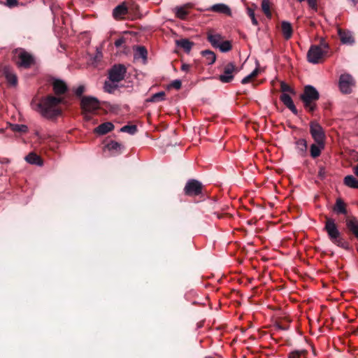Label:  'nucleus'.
Masks as SVG:
<instances>
[{
  "mask_svg": "<svg viewBox=\"0 0 358 358\" xmlns=\"http://www.w3.org/2000/svg\"><path fill=\"white\" fill-rule=\"evenodd\" d=\"M63 98L50 95L43 98L37 104V110L47 119H53L61 115L62 109L60 104L64 103Z\"/></svg>",
  "mask_w": 358,
  "mask_h": 358,
  "instance_id": "1",
  "label": "nucleus"
},
{
  "mask_svg": "<svg viewBox=\"0 0 358 358\" xmlns=\"http://www.w3.org/2000/svg\"><path fill=\"white\" fill-rule=\"evenodd\" d=\"M300 98L303 103L306 110L313 112L316 109L315 101L320 98L319 92L317 89L310 85L305 86L303 94Z\"/></svg>",
  "mask_w": 358,
  "mask_h": 358,
  "instance_id": "2",
  "label": "nucleus"
},
{
  "mask_svg": "<svg viewBox=\"0 0 358 358\" xmlns=\"http://www.w3.org/2000/svg\"><path fill=\"white\" fill-rule=\"evenodd\" d=\"M322 47L324 49L328 48V45L326 43H322L321 46L319 45H311L307 53V59L310 63L318 64L320 59H322L326 52L322 50Z\"/></svg>",
  "mask_w": 358,
  "mask_h": 358,
  "instance_id": "3",
  "label": "nucleus"
},
{
  "mask_svg": "<svg viewBox=\"0 0 358 358\" xmlns=\"http://www.w3.org/2000/svg\"><path fill=\"white\" fill-rule=\"evenodd\" d=\"M99 101L95 97L84 96L81 100V107L85 113H93L99 109ZM85 117L90 119L87 114H85Z\"/></svg>",
  "mask_w": 358,
  "mask_h": 358,
  "instance_id": "4",
  "label": "nucleus"
},
{
  "mask_svg": "<svg viewBox=\"0 0 358 358\" xmlns=\"http://www.w3.org/2000/svg\"><path fill=\"white\" fill-rule=\"evenodd\" d=\"M355 82L350 74L344 73L339 78L338 86L343 94H350L352 88L355 86Z\"/></svg>",
  "mask_w": 358,
  "mask_h": 358,
  "instance_id": "5",
  "label": "nucleus"
},
{
  "mask_svg": "<svg viewBox=\"0 0 358 358\" xmlns=\"http://www.w3.org/2000/svg\"><path fill=\"white\" fill-rule=\"evenodd\" d=\"M310 133L316 143L320 145L324 143L325 134L318 122L313 121L310 123Z\"/></svg>",
  "mask_w": 358,
  "mask_h": 358,
  "instance_id": "6",
  "label": "nucleus"
},
{
  "mask_svg": "<svg viewBox=\"0 0 358 358\" xmlns=\"http://www.w3.org/2000/svg\"><path fill=\"white\" fill-rule=\"evenodd\" d=\"M239 69L234 63L229 62L224 66L223 73L219 76V80L223 83H228L233 80L234 74L237 73Z\"/></svg>",
  "mask_w": 358,
  "mask_h": 358,
  "instance_id": "7",
  "label": "nucleus"
},
{
  "mask_svg": "<svg viewBox=\"0 0 358 358\" xmlns=\"http://www.w3.org/2000/svg\"><path fill=\"white\" fill-rule=\"evenodd\" d=\"M127 69L123 64H115L109 71L108 78L113 83L122 81L125 76Z\"/></svg>",
  "mask_w": 358,
  "mask_h": 358,
  "instance_id": "8",
  "label": "nucleus"
},
{
  "mask_svg": "<svg viewBox=\"0 0 358 358\" xmlns=\"http://www.w3.org/2000/svg\"><path fill=\"white\" fill-rule=\"evenodd\" d=\"M324 230L332 243L341 237V233L335 223V220L332 218L327 217Z\"/></svg>",
  "mask_w": 358,
  "mask_h": 358,
  "instance_id": "9",
  "label": "nucleus"
},
{
  "mask_svg": "<svg viewBox=\"0 0 358 358\" xmlns=\"http://www.w3.org/2000/svg\"><path fill=\"white\" fill-rule=\"evenodd\" d=\"M15 55L17 57L16 62L20 67L28 68L34 62L33 57L23 49L16 50Z\"/></svg>",
  "mask_w": 358,
  "mask_h": 358,
  "instance_id": "10",
  "label": "nucleus"
},
{
  "mask_svg": "<svg viewBox=\"0 0 358 358\" xmlns=\"http://www.w3.org/2000/svg\"><path fill=\"white\" fill-rule=\"evenodd\" d=\"M201 183L192 179L187 182L184 190L187 195L193 196L199 194L201 192Z\"/></svg>",
  "mask_w": 358,
  "mask_h": 358,
  "instance_id": "11",
  "label": "nucleus"
},
{
  "mask_svg": "<svg viewBox=\"0 0 358 358\" xmlns=\"http://www.w3.org/2000/svg\"><path fill=\"white\" fill-rule=\"evenodd\" d=\"M280 100L294 114H297V109L296 108L293 101L289 94L282 93L280 96Z\"/></svg>",
  "mask_w": 358,
  "mask_h": 358,
  "instance_id": "12",
  "label": "nucleus"
},
{
  "mask_svg": "<svg viewBox=\"0 0 358 358\" xmlns=\"http://www.w3.org/2000/svg\"><path fill=\"white\" fill-rule=\"evenodd\" d=\"M52 86L54 92L57 96L63 94L67 91L66 83L61 80H55Z\"/></svg>",
  "mask_w": 358,
  "mask_h": 358,
  "instance_id": "13",
  "label": "nucleus"
},
{
  "mask_svg": "<svg viewBox=\"0 0 358 358\" xmlns=\"http://www.w3.org/2000/svg\"><path fill=\"white\" fill-rule=\"evenodd\" d=\"M114 125L110 122H104L94 129V132L99 135H104L113 130Z\"/></svg>",
  "mask_w": 358,
  "mask_h": 358,
  "instance_id": "14",
  "label": "nucleus"
},
{
  "mask_svg": "<svg viewBox=\"0 0 358 358\" xmlns=\"http://www.w3.org/2000/svg\"><path fill=\"white\" fill-rule=\"evenodd\" d=\"M338 35L341 42L344 44L352 45L354 43L355 40L350 31H342L338 29Z\"/></svg>",
  "mask_w": 358,
  "mask_h": 358,
  "instance_id": "15",
  "label": "nucleus"
},
{
  "mask_svg": "<svg viewBox=\"0 0 358 358\" xmlns=\"http://www.w3.org/2000/svg\"><path fill=\"white\" fill-rule=\"evenodd\" d=\"M210 10L216 13H224L227 15H231L230 8L224 3H217L211 6Z\"/></svg>",
  "mask_w": 358,
  "mask_h": 358,
  "instance_id": "16",
  "label": "nucleus"
},
{
  "mask_svg": "<svg viewBox=\"0 0 358 358\" xmlns=\"http://www.w3.org/2000/svg\"><path fill=\"white\" fill-rule=\"evenodd\" d=\"M348 229L358 238V220L355 217L346 220Z\"/></svg>",
  "mask_w": 358,
  "mask_h": 358,
  "instance_id": "17",
  "label": "nucleus"
},
{
  "mask_svg": "<svg viewBox=\"0 0 358 358\" xmlns=\"http://www.w3.org/2000/svg\"><path fill=\"white\" fill-rule=\"evenodd\" d=\"M307 148V142L305 139L300 138L296 141V150L300 156L304 157L306 155Z\"/></svg>",
  "mask_w": 358,
  "mask_h": 358,
  "instance_id": "18",
  "label": "nucleus"
},
{
  "mask_svg": "<svg viewBox=\"0 0 358 358\" xmlns=\"http://www.w3.org/2000/svg\"><path fill=\"white\" fill-rule=\"evenodd\" d=\"M128 12L127 7L126 6L125 3H121L116 6L113 11V17L116 19L121 18L122 16L126 15Z\"/></svg>",
  "mask_w": 358,
  "mask_h": 358,
  "instance_id": "19",
  "label": "nucleus"
},
{
  "mask_svg": "<svg viewBox=\"0 0 358 358\" xmlns=\"http://www.w3.org/2000/svg\"><path fill=\"white\" fill-rule=\"evenodd\" d=\"M282 32L285 39H289L292 36V24L287 21H282L281 24Z\"/></svg>",
  "mask_w": 358,
  "mask_h": 358,
  "instance_id": "20",
  "label": "nucleus"
},
{
  "mask_svg": "<svg viewBox=\"0 0 358 358\" xmlns=\"http://www.w3.org/2000/svg\"><path fill=\"white\" fill-rule=\"evenodd\" d=\"M106 148L111 152L112 155H115L121 152L122 145L116 141H110L106 145Z\"/></svg>",
  "mask_w": 358,
  "mask_h": 358,
  "instance_id": "21",
  "label": "nucleus"
},
{
  "mask_svg": "<svg viewBox=\"0 0 358 358\" xmlns=\"http://www.w3.org/2000/svg\"><path fill=\"white\" fill-rule=\"evenodd\" d=\"M201 54L203 57L206 59V62L208 65H212L215 63L216 60V55L215 54L209 50H206L201 51Z\"/></svg>",
  "mask_w": 358,
  "mask_h": 358,
  "instance_id": "22",
  "label": "nucleus"
},
{
  "mask_svg": "<svg viewBox=\"0 0 358 358\" xmlns=\"http://www.w3.org/2000/svg\"><path fill=\"white\" fill-rule=\"evenodd\" d=\"M25 160L31 164H35L38 166H42L43 164V161L41 160V157L34 152H31L27 156H26Z\"/></svg>",
  "mask_w": 358,
  "mask_h": 358,
  "instance_id": "23",
  "label": "nucleus"
},
{
  "mask_svg": "<svg viewBox=\"0 0 358 358\" xmlns=\"http://www.w3.org/2000/svg\"><path fill=\"white\" fill-rule=\"evenodd\" d=\"M208 41L210 43V44L214 47L217 48L220 44L222 41V37L220 34H208Z\"/></svg>",
  "mask_w": 358,
  "mask_h": 358,
  "instance_id": "24",
  "label": "nucleus"
},
{
  "mask_svg": "<svg viewBox=\"0 0 358 358\" xmlns=\"http://www.w3.org/2000/svg\"><path fill=\"white\" fill-rule=\"evenodd\" d=\"M333 210L336 214H343L345 215L347 213V210L345 208V205L344 202L341 199H336V203L333 208Z\"/></svg>",
  "mask_w": 358,
  "mask_h": 358,
  "instance_id": "25",
  "label": "nucleus"
},
{
  "mask_svg": "<svg viewBox=\"0 0 358 358\" xmlns=\"http://www.w3.org/2000/svg\"><path fill=\"white\" fill-rule=\"evenodd\" d=\"M178 46L184 49L186 52H189L194 43L187 38H182L176 41Z\"/></svg>",
  "mask_w": 358,
  "mask_h": 358,
  "instance_id": "26",
  "label": "nucleus"
},
{
  "mask_svg": "<svg viewBox=\"0 0 358 358\" xmlns=\"http://www.w3.org/2000/svg\"><path fill=\"white\" fill-rule=\"evenodd\" d=\"M344 184L351 188H358V180L352 175L345 177Z\"/></svg>",
  "mask_w": 358,
  "mask_h": 358,
  "instance_id": "27",
  "label": "nucleus"
},
{
  "mask_svg": "<svg viewBox=\"0 0 358 358\" xmlns=\"http://www.w3.org/2000/svg\"><path fill=\"white\" fill-rule=\"evenodd\" d=\"M324 143L320 144H312L310 145V155L313 158H316L320 155L322 149L324 148Z\"/></svg>",
  "mask_w": 358,
  "mask_h": 358,
  "instance_id": "28",
  "label": "nucleus"
},
{
  "mask_svg": "<svg viewBox=\"0 0 358 358\" xmlns=\"http://www.w3.org/2000/svg\"><path fill=\"white\" fill-rule=\"evenodd\" d=\"M147 50L143 46H138L136 48L134 53V59H143L144 61L147 59Z\"/></svg>",
  "mask_w": 358,
  "mask_h": 358,
  "instance_id": "29",
  "label": "nucleus"
},
{
  "mask_svg": "<svg viewBox=\"0 0 358 358\" xmlns=\"http://www.w3.org/2000/svg\"><path fill=\"white\" fill-rule=\"evenodd\" d=\"M6 78L7 81L12 85L15 86L16 85L17 83V79L16 76L11 71H9L8 69L5 68L3 70Z\"/></svg>",
  "mask_w": 358,
  "mask_h": 358,
  "instance_id": "30",
  "label": "nucleus"
},
{
  "mask_svg": "<svg viewBox=\"0 0 358 358\" xmlns=\"http://www.w3.org/2000/svg\"><path fill=\"white\" fill-rule=\"evenodd\" d=\"M187 6H188V5H184L182 6H177L174 8L176 15L178 18L183 20L186 17V16L188 13L186 10Z\"/></svg>",
  "mask_w": 358,
  "mask_h": 358,
  "instance_id": "31",
  "label": "nucleus"
},
{
  "mask_svg": "<svg viewBox=\"0 0 358 358\" xmlns=\"http://www.w3.org/2000/svg\"><path fill=\"white\" fill-rule=\"evenodd\" d=\"M10 129L15 132L26 133L28 131V127L25 124H10Z\"/></svg>",
  "mask_w": 358,
  "mask_h": 358,
  "instance_id": "32",
  "label": "nucleus"
},
{
  "mask_svg": "<svg viewBox=\"0 0 358 358\" xmlns=\"http://www.w3.org/2000/svg\"><path fill=\"white\" fill-rule=\"evenodd\" d=\"M117 83H113L110 80L109 81H106L104 83V90L108 93H113L117 87Z\"/></svg>",
  "mask_w": 358,
  "mask_h": 358,
  "instance_id": "33",
  "label": "nucleus"
},
{
  "mask_svg": "<svg viewBox=\"0 0 358 358\" xmlns=\"http://www.w3.org/2000/svg\"><path fill=\"white\" fill-rule=\"evenodd\" d=\"M165 97V92L162 91L154 94L150 99H148L149 102H159L163 101Z\"/></svg>",
  "mask_w": 358,
  "mask_h": 358,
  "instance_id": "34",
  "label": "nucleus"
},
{
  "mask_svg": "<svg viewBox=\"0 0 358 358\" xmlns=\"http://www.w3.org/2000/svg\"><path fill=\"white\" fill-rule=\"evenodd\" d=\"M120 131L121 132L128 133L129 134H134L137 131V127L136 125H125L122 127Z\"/></svg>",
  "mask_w": 358,
  "mask_h": 358,
  "instance_id": "35",
  "label": "nucleus"
},
{
  "mask_svg": "<svg viewBox=\"0 0 358 358\" xmlns=\"http://www.w3.org/2000/svg\"><path fill=\"white\" fill-rule=\"evenodd\" d=\"M217 48L222 52H227L231 49V45L229 41H222Z\"/></svg>",
  "mask_w": 358,
  "mask_h": 358,
  "instance_id": "36",
  "label": "nucleus"
},
{
  "mask_svg": "<svg viewBox=\"0 0 358 358\" xmlns=\"http://www.w3.org/2000/svg\"><path fill=\"white\" fill-rule=\"evenodd\" d=\"M262 8L267 17H271L270 6L268 0L262 1Z\"/></svg>",
  "mask_w": 358,
  "mask_h": 358,
  "instance_id": "37",
  "label": "nucleus"
},
{
  "mask_svg": "<svg viewBox=\"0 0 358 358\" xmlns=\"http://www.w3.org/2000/svg\"><path fill=\"white\" fill-rule=\"evenodd\" d=\"M258 73V69H255V70H253L249 75H248L247 76H245V78H243L241 80V83L242 84H246L248 83H249L250 80L252 78H254L255 76H256Z\"/></svg>",
  "mask_w": 358,
  "mask_h": 358,
  "instance_id": "38",
  "label": "nucleus"
},
{
  "mask_svg": "<svg viewBox=\"0 0 358 358\" xmlns=\"http://www.w3.org/2000/svg\"><path fill=\"white\" fill-rule=\"evenodd\" d=\"M247 12H248V15L251 18L252 23L254 25H257L258 24V21H257V20L255 17V15L254 10L251 8L248 7V8H247Z\"/></svg>",
  "mask_w": 358,
  "mask_h": 358,
  "instance_id": "39",
  "label": "nucleus"
},
{
  "mask_svg": "<svg viewBox=\"0 0 358 358\" xmlns=\"http://www.w3.org/2000/svg\"><path fill=\"white\" fill-rule=\"evenodd\" d=\"M280 89L283 93L286 92H290L292 94L294 93V91L293 89H292L287 84H286L285 82H282L280 83Z\"/></svg>",
  "mask_w": 358,
  "mask_h": 358,
  "instance_id": "40",
  "label": "nucleus"
},
{
  "mask_svg": "<svg viewBox=\"0 0 358 358\" xmlns=\"http://www.w3.org/2000/svg\"><path fill=\"white\" fill-rule=\"evenodd\" d=\"M333 243H334L337 246L344 248L345 250H348V248H349L348 244L346 242L343 241L341 238V237L338 239H337L336 241L333 242Z\"/></svg>",
  "mask_w": 358,
  "mask_h": 358,
  "instance_id": "41",
  "label": "nucleus"
},
{
  "mask_svg": "<svg viewBox=\"0 0 358 358\" xmlns=\"http://www.w3.org/2000/svg\"><path fill=\"white\" fill-rule=\"evenodd\" d=\"M171 85L173 88L178 90L181 87L182 83L180 80H175L171 83Z\"/></svg>",
  "mask_w": 358,
  "mask_h": 358,
  "instance_id": "42",
  "label": "nucleus"
},
{
  "mask_svg": "<svg viewBox=\"0 0 358 358\" xmlns=\"http://www.w3.org/2000/svg\"><path fill=\"white\" fill-rule=\"evenodd\" d=\"M302 353H303V351H301V352H299V351L292 352V353L289 354L288 358H301V355Z\"/></svg>",
  "mask_w": 358,
  "mask_h": 358,
  "instance_id": "43",
  "label": "nucleus"
},
{
  "mask_svg": "<svg viewBox=\"0 0 358 358\" xmlns=\"http://www.w3.org/2000/svg\"><path fill=\"white\" fill-rule=\"evenodd\" d=\"M6 5L10 8L14 7L17 5V0H6Z\"/></svg>",
  "mask_w": 358,
  "mask_h": 358,
  "instance_id": "44",
  "label": "nucleus"
},
{
  "mask_svg": "<svg viewBox=\"0 0 358 358\" xmlns=\"http://www.w3.org/2000/svg\"><path fill=\"white\" fill-rule=\"evenodd\" d=\"M125 42V39L123 37L119 38L115 41V45L117 48L120 47Z\"/></svg>",
  "mask_w": 358,
  "mask_h": 358,
  "instance_id": "45",
  "label": "nucleus"
},
{
  "mask_svg": "<svg viewBox=\"0 0 358 358\" xmlns=\"http://www.w3.org/2000/svg\"><path fill=\"white\" fill-rule=\"evenodd\" d=\"M297 1L299 2H302L304 0H297ZM306 1H308V3L310 8H316V1L315 0H306Z\"/></svg>",
  "mask_w": 358,
  "mask_h": 358,
  "instance_id": "46",
  "label": "nucleus"
},
{
  "mask_svg": "<svg viewBox=\"0 0 358 358\" xmlns=\"http://www.w3.org/2000/svg\"><path fill=\"white\" fill-rule=\"evenodd\" d=\"M84 90H85V88L83 86H79L76 89L75 93L78 96H81L83 94V93L84 92Z\"/></svg>",
  "mask_w": 358,
  "mask_h": 358,
  "instance_id": "47",
  "label": "nucleus"
},
{
  "mask_svg": "<svg viewBox=\"0 0 358 358\" xmlns=\"http://www.w3.org/2000/svg\"><path fill=\"white\" fill-rule=\"evenodd\" d=\"M190 68V66L189 64H183L181 66V69L182 71H189Z\"/></svg>",
  "mask_w": 358,
  "mask_h": 358,
  "instance_id": "48",
  "label": "nucleus"
},
{
  "mask_svg": "<svg viewBox=\"0 0 358 358\" xmlns=\"http://www.w3.org/2000/svg\"><path fill=\"white\" fill-rule=\"evenodd\" d=\"M319 175L320 177L323 178L324 176V169L323 168H321L319 171Z\"/></svg>",
  "mask_w": 358,
  "mask_h": 358,
  "instance_id": "49",
  "label": "nucleus"
},
{
  "mask_svg": "<svg viewBox=\"0 0 358 358\" xmlns=\"http://www.w3.org/2000/svg\"><path fill=\"white\" fill-rule=\"evenodd\" d=\"M355 174L358 177V164L353 168Z\"/></svg>",
  "mask_w": 358,
  "mask_h": 358,
  "instance_id": "50",
  "label": "nucleus"
},
{
  "mask_svg": "<svg viewBox=\"0 0 358 358\" xmlns=\"http://www.w3.org/2000/svg\"><path fill=\"white\" fill-rule=\"evenodd\" d=\"M101 52L97 51L96 57H101Z\"/></svg>",
  "mask_w": 358,
  "mask_h": 358,
  "instance_id": "51",
  "label": "nucleus"
},
{
  "mask_svg": "<svg viewBox=\"0 0 358 358\" xmlns=\"http://www.w3.org/2000/svg\"><path fill=\"white\" fill-rule=\"evenodd\" d=\"M206 358H212V357H206Z\"/></svg>",
  "mask_w": 358,
  "mask_h": 358,
  "instance_id": "52",
  "label": "nucleus"
}]
</instances>
